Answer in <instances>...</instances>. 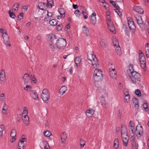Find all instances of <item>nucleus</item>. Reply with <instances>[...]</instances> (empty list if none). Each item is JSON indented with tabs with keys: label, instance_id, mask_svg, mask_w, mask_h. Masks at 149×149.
Masks as SVG:
<instances>
[{
	"label": "nucleus",
	"instance_id": "f257e3e1",
	"mask_svg": "<svg viewBox=\"0 0 149 149\" xmlns=\"http://www.w3.org/2000/svg\"><path fill=\"white\" fill-rule=\"evenodd\" d=\"M129 76L133 83L135 84L138 82H140L141 79V75L139 72L136 71L132 72L129 74Z\"/></svg>",
	"mask_w": 149,
	"mask_h": 149
},
{
	"label": "nucleus",
	"instance_id": "f03ea898",
	"mask_svg": "<svg viewBox=\"0 0 149 149\" xmlns=\"http://www.w3.org/2000/svg\"><path fill=\"white\" fill-rule=\"evenodd\" d=\"M66 42L65 39L59 38L58 39L56 43V47L59 49H63L66 46Z\"/></svg>",
	"mask_w": 149,
	"mask_h": 149
},
{
	"label": "nucleus",
	"instance_id": "7ed1b4c3",
	"mask_svg": "<svg viewBox=\"0 0 149 149\" xmlns=\"http://www.w3.org/2000/svg\"><path fill=\"white\" fill-rule=\"evenodd\" d=\"M41 97L44 102L45 103H47L50 98V96L49 91L47 89H44L43 90Z\"/></svg>",
	"mask_w": 149,
	"mask_h": 149
},
{
	"label": "nucleus",
	"instance_id": "20e7f679",
	"mask_svg": "<svg viewBox=\"0 0 149 149\" xmlns=\"http://www.w3.org/2000/svg\"><path fill=\"white\" fill-rule=\"evenodd\" d=\"M24 136L23 135L18 143V149H24V142L27 139L26 138H23V136Z\"/></svg>",
	"mask_w": 149,
	"mask_h": 149
},
{
	"label": "nucleus",
	"instance_id": "39448f33",
	"mask_svg": "<svg viewBox=\"0 0 149 149\" xmlns=\"http://www.w3.org/2000/svg\"><path fill=\"white\" fill-rule=\"evenodd\" d=\"M128 24L131 31L132 30L133 32H135L136 27L132 19L130 18L128 20Z\"/></svg>",
	"mask_w": 149,
	"mask_h": 149
},
{
	"label": "nucleus",
	"instance_id": "423d86ee",
	"mask_svg": "<svg viewBox=\"0 0 149 149\" xmlns=\"http://www.w3.org/2000/svg\"><path fill=\"white\" fill-rule=\"evenodd\" d=\"M134 17L136 19L137 23L140 27H141L145 26V24L143 22V21L141 16H139L136 15V16H135Z\"/></svg>",
	"mask_w": 149,
	"mask_h": 149
},
{
	"label": "nucleus",
	"instance_id": "0eeeda50",
	"mask_svg": "<svg viewBox=\"0 0 149 149\" xmlns=\"http://www.w3.org/2000/svg\"><path fill=\"white\" fill-rule=\"evenodd\" d=\"M0 32L2 34V37L3 38V41L6 42H8V36L5 30L3 29L2 28H0Z\"/></svg>",
	"mask_w": 149,
	"mask_h": 149
},
{
	"label": "nucleus",
	"instance_id": "6e6552de",
	"mask_svg": "<svg viewBox=\"0 0 149 149\" xmlns=\"http://www.w3.org/2000/svg\"><path fill=\"white\" fill-rule=\"evenodd\" d=\"M121 137H123V136H128L127 130L126 126L124 125H121Z\"/></svg>",
	"mask_w": 149,
	"mask_h": 149
},
{
	"label": "nucleus",
	"instance_id": "1a4fd4ad",
	"mask_svg": "<svg viewBox=\"0 0 149 149\" xmlns=\"http://www.w3.org/2000/svg\"><path fill=\"white\" fill-rule=\"evenodd\" d=\"M6 81L5 73L4 71L1 70L0 73V81L1 84H4Z\"/></svg>",
	"mask_w": 149,
	"mask_h": 149
},
{
	"label": "nucleus",
	"instance_id": "9d476101",
	"mask_svg": "<svg viewBox=\"0 0 149 149\" xmlns=\"http://www.w3.org/2000/svg\"><path fill=\"white\" fill-rule=\"evenodd\" d=\"M115 42H116V43H117V44L118 45V47L117 46V45L116 44H114V42H113V45L114 46H116V47H115L116 52L117 54L119 56H120L121 54V48L120 47L119 45L118 42L117 41H115Z\"/></svg>",
	"mask_w": 149,
	"mask_h": 149
},
{
	"label": "nucleus",
	"instance_id": "9b49d317",
	"mask_svg": "<svg viewBox=\"0 0 149 149\" xmlns=\"http://www.w3.org/2000/svg\"><path fill=\"white\" fill-rule=\"evenodd\" d=\"M23 79L25 85H27L29 84L30 78L29 75L28 74L25 73L24 74Z\"/></svg>",
	"mask_w": 149,
	"mask_h": 149
},
{
	"label": "nucleus",
	"instance_id": "f8f14e48",
	"mask_svg": "<svg viewBox=\"0 0 149 149\" xmlns=\"http://www.w3.org/2000/svg\"><path fill=\"white\" fill-rule=\"evenodd\" d=\"M109 70L110 75L111 77L114 79H115L117 77V75L115 69H109Z\"/></svg>",
	"mask_w": 149,
	"mask_h": 149
},
{
	"label": "nucleus",
	"instance_id": "ddd939ff",
	"mask_svg": "<svg viewBox=\"0 0 149 149\" xmlns=\"http://www.w3.org/2000/svg\"><path fill=\"white\" fill-rule=\"evenodd\" d=\"M93 66L94 68H97L99 67V63L97 58H95L91 61Z\"/></svg>",
	"mask_w": 149,
	"mask_h": 149
},
{
	"label": "nucleus",
	"instance_id": "4468645a",
	"mask_svg": "<svg viewBox=\"0 0 149 149\" xmlns=\"http://www.w3.org/2000/svg\"><path fill=\"white\" fill-rule=\"evenodd\" d=\"M93 52H92L90 53H88L87 54V58L88 60H89L91 61H92V60L95 59V58H97L96 56L95 55L93 54Z\"/></svg>",
	"mask_w": 149,
	"mask_h": 149
},
{
	"label": "nucleus",
	"instance_id": "2eb2a0df",
	"mask_svg": "<svg viewBox=\"0 0 149 149\" xmlns=\"http://www.w3.org/2000/svg\"><path fill=\"white\" fill-rule=\"evenodd\" d=\"M133 9L140 14H143L144 13L143 9L139 6H134Z\"/></svg>",
	"mask_w": 149,
	"mask_h": 149
},
{
	"label": "nucleus",
	"instance_id": "dca6fc26",
	"mask_svg": "<svg viewBox=\"0 0 149 149\" xmlns=\"http://www.w3.org/2000/svg\"><path fill=\"white\" fill-rule=\"evenodd\" d=\"M100 100L101 105L104 108H106V102L105 100V97L103 96H102L100 98Z\"/></svg>",
	"mask_w": 149,
	"mask_h": 149
},
{
	"label": "nucleus",
	"instance_id": "f3484780",
	"mask_svg": "<svg viewBox=\"0 0 149 149\" xmlns=\"http://www.w3.org/2000/svg\"><path fill=\"white\" fill-rule=\"evenodd\" d=\"M93 75L99 76L103 77L102 72L100 69H95Z\"/></svg>",
	"mask_w": 149,
	"mask_h": 149
},
{
	"label": "nucleus",
	"instance_id": "a211bd4d",
	"mask_svg": "<svg viewBox=\"0 0 149 149\" xmlns=\"http://www.w3.org/2000/svg\"><path fill=\"white\" fill-rule=\"evenodd\" d=\"M36 92L35 91L31 90L30 91V94L33 98L36 100H38V95L36 94Z\"/></svg>",
	"mask_w": 149,
	"mask_h": 149
},
{
	"label": "nucleus",
	"instance_id": "6ab92c4d",
	"mask_svg": "<svg viewBox=\"0 0 149 149\" xmlns=\"http://www.w3.org/2000/svg\"><path fill=\"white\" fill-rule=\"evenodd\" d=\"M94 111L91 109L87 110L86 111V115L88 118H90L93 115Z\"/></svg>",
	"mask_w": 149,
	"mask_h": 149
},
{
	"label": "nucleus",
	"instance_id": "aec40b11",
	"mask_svg": "<svg viewBox=\"0 0 149 149\" xmlns=\"http://www.w3.org/2000/svg\"><path fill=\"white\" fill-rule=\"evenodd\" d=\"M107 26L110 31L113 33H115V28L114 25L112 24L110 25L109 23H108Z\"/></svg>",
	"mask_w": 149,
	"mask_h": 149
},
{
	"label": "nucleus",
	"instance_id": "412c9836",
	"mask_svg": "<svg viewBox=\"0 0 149 149\" xmlns=\"http://www.w3.org/2000/svg\"><path fill=\"white\" fill-rule=\"evenodd\" d=\"M54 3L53 0H47L46 6L47 7L51 8L54 5Z\"/></svg>",
	"mask_w": 149,
	"mask_h": 149
},
{
	"label": "nucleus",
	"instance_id": "4be33fe9",
	"mask_svg": "<svg viewBox=\"0 0 149 149\" xmlns=\"http://www.w3.org/2000/svg\"><path fill=\"white\" fill-rule=\"evenodd\" d=\"M58 20L55 19L50 20L49 22V23L52 26H55L57 25Z\"/></svg>",
	"mask_w": 149,
	"mask_h": 149
},
{
	"label": "nucleus",
	"instance_id": "5701e85b",
	"mask_svg": "<svg viewBox=\"0 0 149 149\" xmlns=\"http://www.w3.org/2000/svg\"><path fill=\"white\" fill-rule=\"evenodd\" d=\"M66 138V134L65 132H63L61 135V141L62 143H64L65 142Z\"/></svg>",
	"mask_w": 149,
	"mask_h": 149
},
{
	"label": "nucleus",
	"instance_id": "b1692460",
	"mask_svg": "<svg viewBox=\"0 0 149 149\" xmlns=\"http://www.w3.org/2000/svg\"><path fill=\"white\" fill-rule=\"evenodd\" d=\"M67 90V87L65 86H63L61 87L59 91V93L61 95H63L65 93Z\"/></svg>",
	"mask_w": 149,
	"mask_h": 149
},
{
	"label": "nucleus",
	"instance_id": "393cba45",
	"mask_svg": "<svg viewBox=\"0 0 149 149\" xmlns=\"http://www.w3.org/2000/svg\"><path fill=\"white\" fill-rule=\"evenodd\" d=\"M103 77H101L99 76L93 75V78L95 81L98 82L100 80H101L102 79Z\"/></svg>",
	"mask_w": 149,
	"mask_h": 149
},
{
	"label": "nucleus",
	"instance_id": "a878e982",
	"mask_svg": "<svg viewBox=\"0 0 149 149\" xmlns=\"http://www.w3.org/2000/svg\"><path fill=\"white\" fill-rule=\"evenodd\" d=\"M81 61V59L80 57H76L74 59V62L75 63L77 66L79 65V64H80V63Z\"/></svg>",
	"mask_w": 149,
	"mask_h": 149
},
{
	"label": "nucleus",
	"instance_id": "bb28decb",
	"mask_svg": "<svg viewBox=\"0 0 149 149\" xmlns=\"http://www.w3.org/2000/svg\"><path fill=\"white\" fill-rule=\"evenodd\" d=\"M29 77L30 78V80H29L30 83L32 82L31 81H33L34 83H36V79L34 75L33 74H31L29 76Z\"/></svg>",
	"mask_w": 149,
	"mask_h": 149
},
{
	"label": "nucleus",
	"instance_id": "cd10ccee",
	"mask_svg": "<svg viewBox=\"0 0 149 149\" xmlns=\"http://www.w3.org/2000/svg\"><path fill=\"white\" fill-rule=\"evenodd\" d=\"M113 147L115 149H117L118 148V139H115L114 141Z\"/></svg>",
	"mask_w": 149,
	"mask_h": 149
},
{
	"label": "nucleus",
	"instance_id": "c85d7f7f",
	"mask_svg": "<svg viewBox=\"0 0 149 149\" xmlns=\"http://www.w3.org/2000/svg\"><path fill=\"white\" fill-rule=\"evenodd\" d=\"M27 114H25L24 116H23L24 117V118L23 119L24 122V123L26 124H29V117L27 116L26 117Z\"/></svg>",
	"mask_w": 149,
	"mask_h": 149
},
{
	"label": "nucleus",
	"instance_id": "c756f323",
	"mask_svg": "<svg viewBox=\"0 0 149 149\" xmlns=\"http://www.w3.org/2000/svg\"><path fill=\"white\" fill-rule=\"evenodd\" d=\"M109 1L110 3L112 5L114 6V8H115L116 9V10H120V8L119 7V6H116L115 1H112L111 0H110Z\"/></svg>",
	"mask_w": 149,
	"mask_h": 149
},
{
	"label": "nucleus",
	"instance_id": "7c9ffc66",
	"mask_svg": "<svg viewBox=\"0 0 149 149\" xmlns=\"http://www.w3.org/2000/svg\"><path fill=\"white\" fill-rule=\"evenodd\" d=\"M59 13L62 16L64 15H65V11L64 10V8H59L58 10ZM65 17V15L63 17Z\"/></svg>",
	"mask_w": 149,
	"mask_h": 149
},
{
	"label": "nucleus",
	"instance_id": "2f4dec72",
	"mask_svg": "<svg viewBox=\"0 0 149 149\" xmlns=\"http://www.w3.org/2000/svg\"><path fill=\"white\" fill-rule=\"evenodd\" d=\"M124 100L125 103H128L130 101V95L128 93L125 95Z\"/></svg>",
	"mask_w": 149,
	"mask_h": 149
},
{
	"label": "nucleus",
	"instance_id": "473e14b6",
	"mask_svg": "<svg viewBox=\"0 0 149 149\" xmlns=\"http://www.w3.org/2000/svg\"><path fill=\"white\" fill-rule=\"evenodd\" d=\"M84 29L83 30V32L86 36H88L89 33V31L88 28L86 26H84Z\"/></svg>",
	"mask_w": 149,
	"mask_h": 149
},
{
	"label": "nucleus",
	"instance_id": "72a5a7b5",
	"mask_svg": "<svg viewBox=\"0 0 149 149\" xmlns=\"http://www.w3.org/2000/svg\"><path fill=\"white\" fill-rule=\"evenodd\" d=\"M19 4L18 3H16L14 4L13 7V9L15 11H17L18 10L19 7Z\"/></svg>",
	"mask_w": 149,
	"mask_h": 149
},
{
	"label": "nucleus",
	"instance_id": "f704fd0d",
	"mask_svg": "<svg viewBox=\"0 0 149 149\" xmlns=\"http://www.w3.org/2000/svg\"><path fill=\"white\" fill-rule=\"evenodd\" d=\"M90 22L93 25H95L96 23V19L95 17H91Z\"/></svg>",
	"mask_w": 149,
	"mask_h": 149
},
{
	"label": "nucleus",
	"instance_id": "c9c22d12",
	"mask_svg": "<svg viewBox=\"0 0 149 149\" xmlns=\"http://www.w3.org/2000/svg\"><path fill=\"white\" fill-rule=\"evenodd\" d=\"M16 131L15 129H13L11 132L10 136L11 137H16Z\"/></svg>",
	"mask_w": 149,
	"mask_h": 149
},
{
	"label": "nucleus",
	"instance_id": "e433bc0d",
	"mask_svg": "<svg viewBox=\"0 0 149 149\" xmlns=\"http://www.w3.org/2000/svg\"><path fill=\"white\" fill-rule=\"evenodd\" d=\"M129 70L130 73H132V72H134V70L133 69V65L132 64H131L129 66Z\"/></svg>",
	"mask_w": 149,
	"mask_h": 149
},
{
	"label": "nucleus",
	"instance_id": "4c0bfd02",
	"mask_svg": "<svg viewBox=\"0 0 149 149\" xmlns=\"http://www.w3.org/2000/svg\"><path fill=\"white\" fill-rule=\"evenodd\" d=\"M9 14V15L12 18L14 19L15 18L16 16L15 14V13L13 12H11V10H9L8 12Z\"/></svg>",
	"mask_w": 149,
	"mask_h": 149
},
{
	"label": "nucleus",
	"instance_id": "58836bf2",
	"mask_svg": "<svg viewBox=\"0 0 149 149\" xmlns=\"http://www.w3.org/2000/svg\"><path fill=\"white\" fill-rule=\"evenodd\" d=\"M135 94L139 97H140L141 95V93L140 90L137 89L135 91Z\"/></svg>",
	"mask_w": 149,
	"mask_h": 149
},
{
	"label": "nucleus",
	"instance_id": "ea45409f",
	"mask_svg": "<svg viewBox=\"0 0 149 149\" xmlns=\"http://www.w3.org/2000/svg\"><path fill=\"white\" fill-rule=\"evenodd\" d=\"M74 14L78 17H79L81 15V13L79 10H77L74 12Z\"/></svg>",
	"mask_w": 149,
	"mask_h": 149
},
{
	"label": "nucleus",
	"instance_id": "a19ab883",
	"mask_svg": "<svg viewBox=\"0 0 149 149\" xmlns=\"http://www.w3.org/2000/svg\"><path fill=\"white\" fill-rule=\"evenodd\" d=\"M143 107L146 111L148 110V104L147 103H144L143 105Z\"/></svg>",
	"mask_w": 149,
	"mask_h": 149
},
{
	"label": "nucleus",
	"instance_id": "79ce46f5",
	"mask_svg": "<svg viewBox=\"0 0 149 149\" xmlns=\"http://www.w3.org/2000/svg\"><path fill=\"white\" fill-rule=\"evenodd\" d=\"M43 134L45 136L49 137L51 135V134L48 131H46L44 132Z\"/></svg>",
	"mask_w": 149,
	"mask_h": 149
},
{
	"label": "nucleus",
	"instance_id": "37998d69",
	"mask_svg": "<svg viewBox=\"0 0 149 149\" xmlns=\"http://www.w3.org/2000/svg\"><path fill=\"white\" fill-rule=\"evenodd\" d=\"M63 26L62 24L58 25L57 26L56 29L57 31H60L63 28Z\"/></svg>",
	"mask_w": 149,
	"mask_h": 149
},
{
	"label": "nucleus",
	"instance_id": "c03bdc74",
	"mask_svg": "<svg viewBox=\"0 0 149 149\" xmlns=\"http://www.w3.org/2000/svg\"><path fill=\"white\" fill-rule=\"evenodd\" d=\"M24 13L22 12L20 13L18 15V18L20 20L22 19L23 17Z\"/></svg>",
	"mask_w": 149,
	"mask_h": 149
},
{
	"label": "nucleus",
	"instance_id": "a18cd8bd",
	"mask_svg": "<svg viewBox=\"0 0 149 149\" xmlns=\"http://www.w3.org/2000/svg\"><path fill=\"white\" fill-rule=\"evenodd\" d=\"M139 60L140 62V63L144 62H146V59L145 57L143 56L142 57H140L139 58Z\"/></svg>",
	"mask_w": 149,
	"mask_h": 149
},
{
	"label": "nucleus",
	"instance_id": "49530a36",
	"mask_svg": "<svg viewBox=\"0 0 149 149\" xmlns=\"http://www.w3.org/2000/svg\"><path fill=\"white\" fill-rule=\"evenodd\" d=\"M129 127L130 128H134V123L132 122V121L130 120V121L129 123Z\"/></svg>",
	"mask_w": 149,
	"mask_h": 149
},
{
	"label": "nucleus",
	"instance_id": "de8ad7c7",
	"mask_svg": "<svg viewBox=\"0 0 149 149\" xmlns=\"http://www.w3.org/2000/svg\"><path fill=\"white\" fill-rule=\"evenodd\" d=\"M132 145L133 149H138V144L135 143Z\"/></svg>",
	"mask_w": 149,
	"mask_h": 149
},
{
	"label": "nucleus",
	"instance_id": "09e8293b",
	"mask_svg": "<svg viewBox=\"0 0 149 149\" xmlns=\"http://www.w3.org/2000/svg\"><path fill=\"white\" fill-rule=\"evenodd\" d=\"M82 13L83 15L84 18L86 19L87 18L88 16H87V14L86 13V11H83L82 12Z\"/></svg>",
	"mask_w": 149,
	"mask_h": 149
},
{
	"label": "nucleus",
	"instance_id": "8fccbe9b",
	"mask_svg": "<svg viewBox=\"0 0 149 149\" xmlns=\"http://www.w3.org/2000/svg\"><path fill=\"white\" fill-rule=\"evenodd\" d=\"M100 44L101 46L103 48H104L107 45L106 44H105L104 42L103 41L100 42Z\"/></svg>",
	"mask_w": 149,
	"mask_h": 149
},
{
	"label": "nucleus",
	"instance_id": "3c124183",
	"mask_svg": "<svg viewBox=\"0 0 149 149\" xmlns=\"http://www.w3.org/2000/svg\"><path fill=\"white\" fill-rule=\"evenodd\" d=\"M22 115L21 114H17V120L19 122H20L21 120V118L22 117Z\"/></svg>",
	"mask_w": 149,
	"mask_h": 149
},
{
	"label": "nucleus",
	"instance_id": "603ef678",
	"mask_svg": "<svg viewBox=\"0 0 149 149\" xmlns=\"http://www.w3.org/2000/svg\"><path fill=\"white\" fill-rule=\"evenodd\" d=\"M131 143L132 145L136 143V142L135 141L134 138L133 136H132L131 138Z\"/></svg>",
	"mask_w": 149,
	"mask_h": 149
},
{
	"label": "nucleus",
	"instance_id": "864d4df0",
	"mask_svg": "<svg viewBox=\"0 0 149 149\" xmlns=\"http://www.w3.org/2000/svg\"><path fill=\"white\" fill-rule=\"evenodd\" d=\"M137 132H139L138 134L140 135L139 137H140L143 134V129H141L139 130L138 131H137Z\"/></svg>",
	"mask_w": 149,
	"mask_h": 149
},
{
	"label": "nucleus",
	"instance_id": "5fc2aeb1",
	"mask_svg": "<svg viewBox=\"0 0 149 149\" xmlns=\"http://www.w3.org/2000/svg\"><path fill=\"white\" fill-rule=\"evenodd\" d=\"M140 65L142 68H144L146 67V62L140 63Z\"/></svg>",
	"mask_w": 149,
	"mask_h": 149
},
{
	"label": "nucleus",
	"instance_id": "6e6d98bb",
	"mask_svg": "<svg viewBox=\"0 0 149 149\" xmlns=\"http://www.w3.org/2000/svg\"><path fill=\"white\" fill-rule=\"evenodd\" d=\"M120 10H115V12L117 13L118 15L120 17H121L122 16V13L120 11Z\"/></svg>",
	"mask_w": 149,
	"mask_h": 149
},
{
	"label": "nucleus",
	"instance_id": "4d7b16f0",
	"mask_svg": "<svg viewBox=\"0 0 149 149\" xmlns=\"http://www.w3.org/2000/svg\"><path fill=\"white\" fill-rule=\"evenodd\" d=\"M132 102L133 103H134L135 104L137 103L138 102V100L137 98L135 97H133L132 100Z\"/></svg>",
	"mask_w": 149,
	"mask_h": 149
},
{
	"label": "nucleus",
	"instance_id": "13d9d810",
	"mask_svg": "<svg viewBox=\"0 0 149 149\" xmlns=\"http://www.w3.org/2000/svg\"><path fill=\"white\" fill-rule=\"evenodd\" d=\"M8 40H9L8 42H5L4 41H4V42L6 45L7 46V47H10L11 46V44H10L9 43L10 42L9 38V37H8Z\"/></svg>",
	"mask_w": 149,
	"mask_h": 149
},
{
	"label": "nucleus",
	"instance_id": "bf43d9fd",
	"mask_svg": "<svg viewBox=\"0 0 149 149\" xmlns=\"http://www.w3.org/2000/svg\"><path fill=\"white\" fill-rule=\"evenodd\" d=\"M4 130V127L3 125H0V132H3Z\"/></svg>",
	"mask_w": 149,
	"mask_h": 149
},
{
	"label": "nucleus",
	"instance_id": "052dcab7",
	"mask_svg": "<svg viewBox=\"0 0 149 149\" xmlns=\"http://www.w3.org/2000/svg\"><path fill=\"white\" fill-rule=\"evenodd\" d=\"M8 106L6 105L5 103H4V105L3 106L2 110H7L8 109Z\"/></svg>",
	"mask_w": 149,
	"mask_h": 149
},
{
	"label": "nucleus",
	"instance_id": "680f3d73",
	"mask_svg": "<svg viewBox=\"0 0 149 149\" xmlns=\"http://www.w3.org/2000/svg\"><path fill=\"white\" fill-rule=\"evenodd\" d=\"M139 58L140 57H142L143 56H145L144 54L141 51H139Z\"/></svg>",
	"mask_w": 149,
	"mask_h": 149
},
{
	"label": "nucleus",
	"instance_id": "e2e57ef3",
	"mask_svg": "<svg viewBox=\"0 0 149 149\" xmlns=\"http://www.w3.org/2000/svg\"><path fill=\"white\" fill-rule=\"evenodd\" d=\"M122 113L121 112V111L120 110H119L118 111V116L119 118H120L121 117Z\"/></svg>",
	"mask_w": 149,
	"mask_h": 149
},
{
	"label": "nucleus",
	"instance_id": "0e129e2a",
	"mask_svg": "<svg viewBox=\"0 0 149 149\" xmlns=\"http://www.w3.org/2000/svg\"><path fill=\"white\" fill-rule=\"evenodd\" d=\"M47 16L50 18L52 17L53 14L52 12H49L48 11H47Z\"/></svg>",
	"mask_w": 149,
	"mask_h": 149
},
{
	"label": "nucleus",
	"instance_id": "69168bd1",
	"mask_svg": "<svg viewBox=\"0 0 149 149\" xmlns=\"http://www.w3.org/2000/svg\"><path fill=\"white\" fill-rule=\"evenodd\" d=\"M123 142L124 145L125 146H127V145L128 140H126L125 141V140L123 139Z\"/></svg>",
	"mask_w": 149,
	"mask_h": 149
},
{
	"label": "nucleus",
	"instance_id": "338daca9",
	"mask_svg": "<svg viewBox=\"0 0 149 149\" xmlns=\"http://www.w3.org/2000/svg\"><path fill=\"white\" fill-rule=\"evenodd\" d=\"M27 110L26 109H24L23 113L22 114V116H24L25 114H27Z\"/></svg>",
	"mask_w": 149,
	"mask_h": 149
},
{
	"label": "nucleus",
	"instance_id": "774afa93",
	"mask_svg": "<svg viewBox=\"0 0 149 149\" xmlns=\"http://www.w3.org/2000/svg\"><path fill=\"white\" fill-rule=\"evenodd\" d=\"M11 137V138L10 139V141L11 143H13V142H14L16 140V139L15 138V137Z\"/></svg>",
	"mask_w": 149,
	"mask_h": 149
}]
</instances>
